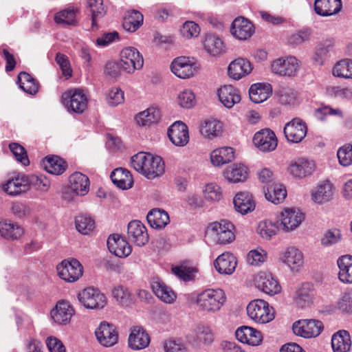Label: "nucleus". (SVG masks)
Wrapping results in <instances>:
<instances>
[{"label": "nucleus", "mask_w": 352, "mask_h": 352, "mask_svg": "<svg viewBox=\"0 0 352 352\" xmlns=\"http://www.w3.org/2000/svg\"><path fill=\"white\" fill-rule=\"evenodd\" d=\"M226 301V294L221 289H206L197 295L196 300L199 310L206 314L218 312Z\"/></svg>", "instance_id": "f257e3e1"}, {"label": "nucleus", "mask_w": 352, "mask_h": 352, "mask_svg": "<svg viewBox=\"0 0 352 352\" xmlns=\"http://www.w3.org/2000/svg\"><path fill=\"white\" fill-rule=\"evenodd\" d=\"M234 228V225L228 221H215L208 226L206 236L216 243H230L235 239Z\"/></svg>", "instance_id": "f03ea898"}, {"label": "nucleus", "mask_w": 352, "mask_h": 352, "mask_svg": "<svg viewBox=\"0 0 352 352\" xmlns=\"http://www.w3.org/2000/svg\"><path fill=\"white\" fill-rule=\"evenodd\" d=\"M249 318L255 322L265 324L274 318V310L267 302L257 299L251 301L247 306Z\"/></svg>", "instance_id": "7ed1b4c3"}, {"label": "nucleus", "mask_w": 352, "mask_h": 352, "mask_svg": "<svg viewBox=\"0 0 352 352\" xmlns=\"http://www.w3.org/2000/svg\"><path fill=\"white\" fill-rule=\"evenodd\" d=\"M62 100L69 112L82 113L87 107V98L80 89L68 90L62 95Z\"/></svg>", "instance_id": "20e7f679"}, {"label": "nucleus", "mask_w": 352, "mask_h": 352, "mask_svg": "<svg viewBox=\"0 0 352 352\" xmlns=\"http://www.w3.org/2000/svg\"><path fill=\"white\" fill-rule=\"evenodd\" d=\"M120 62L123 71L128 74L142 69L144 65L142 56L133 47H125L121 51Z\"/></svg>", "instance_id": "39448f33"}, {"label": "nucleus", "mask_w": 352, "mask_h": 352, "mask_svg": "<svg viewBox=\"0 0 352 352\" xmlns=\"http://www.w3.org/2000/svg\"><path fill=\"white\" fill-rule=\"evenodd\" d=\"M79 302L86 308L102 309L107 305L105 296L98 289L87 287L78 294Z\"/></svg>", "instance_id": "423d86ee"}, {"label": "nucleus", "mask_w": 352, "mask_h": 352, "mask_svg": "<svg viewBox=\"0 0 352 352\" xmlns=\"http://www.w3.org/2000/svg\"><path fill=\"white\" fill-rule=\"evenodd\" d=\"M58 275L67 282H75L82 276L83 267L76 259L63 261L56 267Z\"/></svg>", "instance_id": "0eeeda50"}, {"label": "nucleus", "mask_w": 352, "mask_h": 352, "mask_svg": "<svg viewBox=\"0 0 352 352\" xmlns=\"http://www.w3.org/2000/svg\"><path fill=\"white\" fill-rule=\"evenodd\" d=\"M292 329L296 336L305 338H316L323 330V324L317 320H302L295 322Z\"/></svg>", "instance_id": "6e6552de"}, {"label": "nucleus", "mask_w": 352, "mask_h": 352, "mask_svg": "<svg viewBox=\"0 0 352 352\" xmlns=\"http://www.w3.org/2000/svg\"><path fill=\"white\" fill-rule=\"evenodd\" d=\"M283 132L288 142L299 143L307 135V126L301 118H294L285 124Z\"/></svg>", "instance_id": "1a4fd4ad"}, {"label": "nucleus", "mask_w": 352, "mask_h": 352, "mask_svg": "<svg viewBox=\"0 0 352 352\" xmlns=\"http://www.w3.org/2000/svg\"><path fill=\"white\" fill-rule=\"evenodd\" d=\"M298 68V60L294 56L278 58L271 64L272 72L280 76H295Z\"/></svg>", "instance_id": "9d476101"}, {"label": "nucleus", "mask_w": 352, "mask_h": 352, "mask_svg": "<svg viewBox=\"0 0 352 352\" xmlns=\"http://www.w3.org/2000/svg\"><path fill=\"white\" fill-rule=\"evenodd\" d=\"M256 287L266 294L274 296L280 292L281 286L277 279L267 272H260L254 277Z\"/></svg>", "instance_id": "9b49d317"}, {"label": "nucleus", "mask_w": 352, "mask_h": 352, "mask_svg": "<svg viewBox=\"0 0 352 352\" xmlns=\"http://www.w3.org/2000/svg\"><path fill=\"white\" fill-rule=\"evenodd\" d=\"M170 69L178 78L186 79L192 77L197 72L194 60L186 56H179L173 60Z\"/></svg>", "instance_id": "f8f14e48"}, {"label": "nucleus", "mask_w": 352, "mask_h": 352, "mask_svg": "<svg viewBox=\"0 0 352 352\" xmlns=\"http://www.w3.org/2000/svg\"><path fill=\"white\" fill-rule=\"evenodd\" d=\"M253 143L260 151L270 152L275 150L278 141L274 131L270 129H265L254 134Z\"/></svg>", "instance_id": "ddd939ff"}, {"label": "nucleus", "mask_w": 352, "mask_h": 352, "mask_svg": "<svg viewBox=\"0 0 352 352\" xmlns=\"http://www.w3.org/2000/svg\"><path fill=\"white\" fill-rule=\"evenodd\" d=\"M98 342L105 347L115 345L118 340V333L116 327L108 322H102L95 331Z\"/></svg>", "instance_id": "4468645a"}, {"label": "nucleus", "mask_w": 352, "mask_h": 352, "mask_svg": "<svg viewBox=\"0 0 352 352\" xmlns=\"http://www.w3.org/2000/svg\"><path fill=\"white\" fill-rule=\"evenodd\" d=\"M304 219V214L298 208H285L280 213V228L285 231H292L300 226Z\"/></svg>", "instance_id": "2eb2a0df"}, {"label": "nucleus", "mask_w": 352, "mask_h": 352, "mask_svg": "<svg viewBox=\"0 0 352 352\" xmlns=\"http://www.w3.org/2000/svg\"><path fill=\"white\" fill-rule=\"evenodd\" d=\"M75 311L68 301L59 300L51 311V317L54 322L60 325H66L71 321Z\"/></svg>", "instance_id": "dca6fc26"}, {"label": "nucleus", "mask_w": 352, "mask_h": 352, "mask_svg": "<svg viewBox=\"0 0 352 352\" xmlns=\"http://www.w3.org/2000/svg\"><path fill=\"white\" fill-rule=\"evenodd\" d=\"M316 164L314 161L300 158L292 162L288 167L289 173L297 179H304L311 176L315 171Z\"/></svg>", "instance_id": "f3484780"}, {"label": "nucleus", "mask_w": 352, "mask_h": 352, "mask_svg": "<svg viewBox=\"0 0 352 352\" xmlns=\"http://www.w3.org/2000/svg\"><path fill=\"white\" fill-rule=\"evenodd\" d=\"M129 239L138 246H143L148 241V234L145 226L140 221H131L127 228Z\"/></svg>", "instance_id": "a211bd4d"}, {"label": "nucleus", "mask_w": 352, "mask_h": 352, "mask_svg": "<svg viewBox=\"0 0 352 352\" xmlns=\"http://www.w3.org/2000/svg\"><path fill=\"white\" fill-rule=\"evenodd\" d=\"M109 250L118 257H126L131 253V248L126 240L118 234H111L107 241Z\"/></svg>", "instance_id": "6ab92c4d"}, {"label": "nucleus", "mask_w": 352, "mask_h": 352, "mask_svg": "<svg viewBox=\"0 0 352 352\" xmlns=\"http://www.w3.org/2000/svg\"><path fill=\"white\" fill-rule=\"evenodd\" d=\"M150 336L141 326H135L131 329L129 336V346L133 350H142L150 344Z\"/></svg>", "instance_id": "aec40b11"}, {"label": "nucleus", "mask_w": 352, "mask_h": 352, "mask_svg": "<svg viewBox=\"0 0 352 352\" xmlns=\"http://www.w3.org/2000/svg\"><path fill=\"white\" fill-rule=\"evenodd\" d=\"M168 135L171 142L177 146H184L189 141L188 126L181 121L174 122L168 128Z\"/></svg>", "instance_id": "412c9836"}, {"label": "nucleus", "mask_w": 352, "mask_h": 352, "mask_svg": "<svg viewBox=\"0 0 352 352\" xmlns=\"http://www.w3.org/2000/svg\"><path fill=\"white\" fill-rule=\"evenodd\" d=\"M254 27L247 19L240 16L236 18L230 28L231 34L239 40H247L253 34Z\"/></svg>", "instance_id": "4be33fe9"}, {"label": "nucleus", "mask_w": 352, "mask_h": 352, "mask_svg": "<svg viewBox=\"0 0 352 352\" xmlns=\"http://www.w3.org/2000/svg\"><path fill=\"white\" fill-rule=\"evenodd\" d=\"M5 192L12 196L18 195L25 192L29 189L28 177L24 174L19 173L8 179L3 186Z\"/></svg>", "instance_id": "5701e85b"}, {"label": "nucleus", "mask_w": 352, "mask_h": 352, "mask_svg": "<svg viewBox=\"0 0 352 352\" xmlns=\"http://www.w3.org/2000/svg\"><path fill=\"white\" fill-rule=\"evenodd\" d=\"M235 336L241 342L251 346H258L263 340L261 332L248 326L239 327L235 332Z\"/></svg>", "instance_id": "b1692460"}, {"label": "nucleus", "mask_w": 352, "mask_h": 352, "mask_svg": "<svg viewBox=\"0 0 352 352\" xmlns=\"http://www.w3.org/2000/svg\"><path fill=\"white\" fill-rule=\"evenodd\" d=\"M334 186L331 182L324 180L318 184L311 192V199L316 204H324L333 199Z\"/></svg>", "instance_id": "393cba45"}, {"label": "nucleus", "mask_w": 352, "mask_h": 352, "mask_svg": "<svg viewBox=\"0 0 352 352\" xmlns=\"http://www.w3.org/2000/svg\"><path fill=\"white\" fill-rule=\"evenodd\" d=\"M280 260L291 270L296 272L298 271L304 263L302 253L294 247L286 248L280 256Z\"/></svg>", "instance_id": "a878e982"}, {"label": "nucleus", "mask_w": 352, "mask_h": 352, "mask_svg": "<svg viewBox=\"0 0 352 352\" xmlns=\"http://www.w3.org/2000/svg\"><path fill=\"white\" fill-rule=\"evenodd\" d=\"M217 95L222 104L228 109L241 101L239 91L232 85H224L217 91Z\"/></svg>", "instance_id": "bb28decb"}, {"label": "nucleus", "mask_w": 352, "mask_h": 352, "mask_svg": "<svg viewBox=\"0 0 352 352\" xmlns=\"http://www.w3.org/2000/svg\"><path fill=\"white\" fill-rule=\"evenodd\" d=\"M252 69L249 60L244 58H237L232 61L228 69L229 76L234 80H239L248 75Z\"/></svg>", "instance_id": "cd10ccee"}, {"label": "nucleus", "mask_w": 352, "mask_h": 352, "mask_svg": "<svg viewBox=\"0 0 352 352\" xmlns=\"http://www.w3.org/2000/svg\"><path fill=\"white\" fill-rule=\"evenodd\" d=\"M342 8L341 0H315L314 10L317 14L328 16L337 14Z\"/></svg>", "instance_id": "c85d7f7f"}, {"label": "nucleus", "mask_w": 352, "mask_h": 352, "mask_svg": "<svg viewBox=\"0 0 352 352\" xmlns=\"http://www.w3.org/2000/svg\"><path fill=\"white\" fill-rule=\"evenodd\" d=\"M164 173V164L160 156H154L150 153L147 157V164L143 175L148 179L162 176Z\"/></svg>", "instance_id": "c756f323"}, {"label": "nucleus", "mask_w": 352, "mask_h": 352, "mask_svg": "<svg viewBox=\"0 0 352 352\" xmlns=\"http://www.w3.org/2000/svg\"><path fill=\"white\" fill-rule=\"evenodd\" d=\"M233 204L235 210L242 214L252 212L255 208L252 195L248 192L237 193L234 197Z\"/></svg>", "instance_id": "7c9ffc66"}, {"label": "nucleus", "mask_w": 352, "mask_h": 352, "mask_svg": "<svg viewBox=\"0 0 352 352\" xmlns=\"http://www.w3.org/2000/svg\"><path fill=\"white\" fill-rule=\"evenodd\" d=\"M338 278L344 284H352V256L342 255L337 260Z\"/></svg>", "instance_id": "2f4dec72"}, {"label": "nucleus", "mask_w": 352, "mask_h": 352, "mask_svg": "<svg viewBox=\"0 0 352 352\" xmlns=\"http://www.w3.org/2000/svg\"><path fill=\"white\" fill-rule=\"evenodd\" d=\"M272 88L269 83H256L249 89L250 99L254 103H261L270 97Z\"/></svg>", "instance_id": "473e14b6"}, {"label": "nucleus", "mask_w": 352, "mask_h": 352, "mask_svg": "<svg viewBox=\"0 0 352 352\" xmlns=\"http://www.w3.org/2000/svg\"><path fill=\"white\" fill-rule=\"evenodd\" d=\"M217 271L222 274H231L236 267V258L230 253H223L214 262Z\"/></svg>", "instance_id": "72a5a7b5"}, {"label": "nucleus", "mask_w": 352, "mask_h": 352, "mask_svg": "<svg viewBox=\"0 0 352 352\" xmlns=\"http://www.w3.org/2000/svg\"><path fill=\"white\" fill-rule=\"evenodd\" d=\"M331 347L333 352H349L351 347L349 332L340 330L335 333L331 338Z\"/></svg>", "instance_id": "f704fd0d"}, {"label": "nucleus", "mask_w": 352, "mask_h": 352, "mask_svg": "<svg viewBox=\"0 0 352 352\" xmlns=\"http://www.w3.org/2000/svg\"><path fill=\"white\" fill-rule=\"evenodd\" d=\"M70 188L76 195L83 196L89 190V179L84 174L76 172L69 177Z\"/></svg>", "instance_id": "c9c22d12"}, {"label": "nucleus", "mask_w": 352, "mask_h": 352, "mask_svg": "<svg viewBox=\"0 0 352 352\" xmlns=\"http://www.w3.org/2000/svg\"><path fill=\"white\" fill-rule=\"evenodd\" d=\"M110 177L113 183L123 190L129 189L133 186L132 175L127 169L117 168L112 171Z\"/></svg>", "instance_id": "e433bc0d"}, {"label": "nucleus", "mask_w": 352, "mask_h": 352, "mask_svg": "<svg viewBox=\"0 0 352 352\" xmlns=\"http://www.w3.org/2000/svg\"><path fill=\"white\" fill-rule=\"evenodd\" d=\"M263 190L265 198L274 204L282 203L287 196L285 186L278 183H272Z\"/></svg>", "instance_id": "4c0bfd02"}, {"label": "nucleus", "mask_w": 352, "mask_h": 352, "mask_svg": "<svg viewBox=\"0 0 352 352\" xmlns=\"http://www.w3.org/2000/svg\"><path fill=\"white\" fill-rule=\"evenodd\" d=\"M204 47L206 52L212 56L221 55L225 52L222 40L219 36L211 34L206 35Z\"/></svg>", "instance_id": "58836bf2"}, {"label": "nucleus", "mask_w": 352, "mask_h": 352, "mask_svg": "<svg viewBox=\"0 0 352 352\" xmlns=\"http://www.w3.org/2000/svg\"><path fill=\"white\" fill-rule=\"evenodd\" d=\"M234 158V149L228 146L214 149L210 154L211 162L216 166L229 163L232 161Z\"/></svg>", "instance_id": "ea45409f"}, {"label": "nucleus", "mask_w": 352, "mask_h": 352, "mask_svg": "<svg viewBox=\"0 0 352 352\" xmlns=\"http://www.w3.org/2000/svg\"><path fill=\"white\" fill-rule=\"evenodd\" d=\"M223 175L231 183L243 182L248 177V168L241 164H233L226 168L223 172Z\"/></svg>", "instance_id": "a19ab883"}, {"label": "nucleus", "mask_w": 352, "mask_h": 352, "mask_svg": "<svg viewBox=\"0 0 352 352\" xmlns=\"http://www.w3.org/2000/svg\"><path fill=\"white\" fill-rule=\"evenodd\" d=\"M146 219L150 226L155 229L164 228L169 222L168 214L164 210L155 208L151 210Z\"/></svg>", "instance_id": "79ce46f5"}, {"label": "nucleus", "mask_w": 352, "mask_h": 352, "mask_svg": "<svg viewBox=\"0 0 352 352\" xmlns=\"http://www.w3.org/2000/svg\"><path fill=\"white\" fill-rule=\"evenodd\" d=\"M45 170L52 175H61L67 168V163L58 156H47L43 162Z\"/></svg>", "instance_id": "37998d69"}, {"label": "nucleus", "mask_w": 352, "mask_h": 352, "mask_svg": "<svg viewBox=\"0 0 352 352\" xmlns=\"http://www.w3.org/2000/svg\"><path fill=\"white\" fill-rule=\"evenodd\" d=\"M278 103L284 106H294L298 103V93L288 87H280L276 91Z\"/></svg>", "instance_id": "c03bdc74"}, {"label": "nucleus", "mask_w": 352, "mask_h": 352, "mask_svg": "<svg viewBox=\"0 0 352 352\" xmlns=\"http://www.w3.org/2000/svg\"><path fill=\"white\" fill-rule=\"evenodd\" d=\"M152 289L155 294L162 301L171 304L175 302L176 299V294L173 290L168 286H167L163 282H154L152 285Z\"/></svg>", "instance_id": "a18cd8bd"}, {"label": "nucleus", "mask_w": 352, "mask_h": 352, "mask_svg": "<svg viewBox=\"0 0 352 352\" xmlns=\"http://www.w3.org/2000/svg\"><path fill=\"white\" fill-rule=\"evenodd\" d=\"M0 234L7 239H18L23 234V229L16 223L10 221L0 222Z\"/></svg>", "instance_id": "49530a36"}, {"label": "nucleus", "mask_w": 352, "mask_h": 352, "mask_svg": "<svg viewBox=\"0 0 352 352\" xmlns=\"http://www.w3.org/2000/svg\"><path fill=\"white\" fill-rule=\"evenodd\" d=\"M143 20V15L139 11L129 10L124 16L123 27L126 30L133 32L142 25Z\"/></svg>", "instance_id": "de8ad7c7"}, {"label": "nucleus", "mask_w": 352, "mask_h": 352, "mask_svg": "<svg viewBox=\"0 0 352 352\" xmlns=\"http://www.w3.org/2000/svg\"><path fill=\"white\" fill-rule=\"evenodd\" d=\"M222 131V124L217 120H206L201 125L202 135L209 139L219 136Z\"/></svg>", "instance_id": "09e8293b"}, {"label": "nucleus", "mask_w": 352, "mask_h": 352, "mask_svg": "<svg viewBox=\"0 0 352 352\" xmlns=\"http://www.w3.org/2000/svg\"><path fill=\"white\" fill-rule=\"evenodd\" d=\"M159 109L151 107L140 112L136 117V121L139 125L147 126L157 123L160 120Z\"/></svg>", "instance_id": "8fccbe9b"}, {"label": "nucleus", "mask_w": 352, "mask_h": 352, "mask_svg": "<svg viewBox=\"0 0 352 352\" xmlns=\"http://www.w3.org/2000/svg\"><path fill=\"white\" fill-rule=\"evenodd\" d=\"M113 298L120 306H129L133 302L132 294L129 289L123 285H116L111 292Z\"/></svg>", "instance_id": "3c124183"}, {"label": "nucleus", "mask_w": 352, "mask_h": 352, "mask_svg": "<svg viewBox=\"0 0 352 352\" xmlns=\"http://www.w3.org/2000/svg\"><path fill=\"white\" fill-rule=\"evenodd\" d=\"M18 82L19 87L27 94L34 95L38 92V82L26 72H21L18 75Z\"/></svg>", "instance_id": "603ef678"}, {"label": "nucleus", "mask_w": 352, "mask_h": 352, "mask_svg": "<svg viewBox=\"0 0 352 352\" xmlns=\"http://www.w3.org/2000/svg\"><path fill=\"white\" fill-rule=\"evenodd\" d=\"M333 45L334 42L331 38L322 40L318 44L314 56V60L318 64H323L329 53L332 50Z\"/></svg>", "instance_id": "864d4df0"}, {"label": "nucleus", "mask_w": 352, "mask_h": 352, "mask_svg": "<svg viewBox=\"0 0 352 352\" xmlns=\"http://www.w3.org/2000/svg\"><path fill=\"white\" fill-rule=\"evenodd\" d=\"M332 74L338 78L352 79V59L346 58L336 63Z\"/></svg>", "instance_id": "5fc2aeb1"}, {"label": "nucleus", "mask_w": 352, "mask_h": 352, "mask_svg": "<svg viewBox=\"0 0 352 352\" xmlns=\"http://www.w3.org/2000/svg\"><path fill=\"white\" fill-rule=\"evenodd\" d=\"M312 285L309 283H303L296 291V302L304 307L308 305L312 300L314 291Z\"/></svg>", "instance_id": "6e6d98bb"}, {"label": "nucleus", "mask_w": 352, "mask_h": 352, "mask_svg": "<svg viewBox=\"0 0 352 352\" xmlns=\"http://www.w3.org/2000/svg\"><path fill=\"white\" fill-rule=\"evenodd\" d=\"M88 6L91 12V28L97 29V19L102 17L106 12L102 0H88Z\"/></svg>", "instance_id": "4d7b16f0"}, {"label": "nucleus", "mask_w": 352, "mask_h": 352, "mask_svg": "<svg viewBox=\"0 0 352 352\" xmlns=\"http://www.w3.org/2000/svg\"><path fill=\"white\" fill-rule=\"evenodd\" d=\"M75 223L76 230L82 234H89L95 228L94 219L87 214L76 217Z\"/></svg>", "instance_id": "13d9d810"}, {"label": "nucleus", "mask_w": 352, "mask_h": 352, "mask_svg": "<svg viewBox=\"0 0 352 352\" xmlns=\"http://www.w3.org/2000/svg\"><path fill=\"white\" fill-rule=\"evenodd\" d=\"M196 339L205 345H210L214 341V336L210 327L205 324H199L194 329Z\"/></svg>", "instance_id": "bf43d9fd"}, {"label": "nucleus", "mask_w": 352, "mask_h": 352, "mask_svg": "<svg viewBox=\"0 0 352 352\" xmlns=\"http://www.w3.org/2000/svg\"><path fill=\"white\" fill-rule=\"evenodd\" d=\"M77 10L67 8L57 12L54 16V21L60 25H74L76 22V14Z\"/></svg>", "instance_id": "052dcab7"}, {"label": "nucleus", "mask_w": 352, "mask_h": 352, "mask_svg": "<svg viewBox=\"0 0 352 352\" xmlns=\"http://www.w3.org/2000/svg\"><path fill=\"white\" fill-rule=\"evenodd\" d=\"M29 187L32 186L35 190L41 192H47L50 188V179L45 175H32L28 177Z\"/></svg>", "instance_id": "680f3d73"}, {"label": "nucleus", "mask_w": 352, "mask_h": 352, "mask_svg": "<svg viewBox=\"0 0 352 352\" xmlns=\"http://www.w3.org/2000/svg\"><path fill=\"white\" fill-rule=\"evenodd\" d=\"M278 230V226L271 221H263L258 223L257 232L261 237L270 239L272 236L275 235Z\"/></svg>", "instance_id": "e2e57ef3"}, {"label": "nucleus", "mask_w": 352, "mask_h": 352, "mask_svg": "<svg viewBox=\"0 0 352 352\" xmlns=\"http://www.w3.org/2000/svg\"><path fill=\"white\" fill-rule=\"evenodd\" d=\"M267 254L261 248L250 250L247 254V262L251 265H260L267 259Z\"/></svg>", "instance_id": "0e129e2a"}, {"label": "nucleus", "mask_w": 352, "mask_h": 352, "mask_svg": "<svg viewBox=\"0 0 352 352\" xmlns=\"http://www.w3.org/2000/svg\"><path fill=\"white\" fill-rule=\"evenodd\" d=\"M177 102L182 108H192L196 103L195 96L190 89H184L179 92L177 98Z\"/></svg>", "instance_id": "69168bd1"}, {"label": "nucleus", "mask_w": 352, "mask_h": 352, "mask_svg": "<svg viewBox=\"0 0 352 352\" xmlns=\"http://www.w3.org/2000/svg\"><path fill=\"white\" fill-rule=\"evenodd\" d=\"M150 153L140 152L134 155L131 157V166L138 173L143 174V172L146 167L147 157Z\"/></svg>", "instance_id": "338daca9"}, {"label": "nucleus", "mask_w": 352, "mask_h": 352, "mask_svg": "<svg viewBox=\"0 0 352 352\" xmlns=\"http://www.w3.org/2000/svg\"><path fill=\"white\" fill-rule=\"evenodd\" d=\"M337 156L341 165H350L352 163V144H349L341 147L338 151Z\"/></svg>", "instance_id": "774afa93"}]
</instances>
